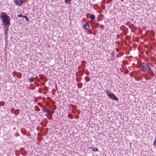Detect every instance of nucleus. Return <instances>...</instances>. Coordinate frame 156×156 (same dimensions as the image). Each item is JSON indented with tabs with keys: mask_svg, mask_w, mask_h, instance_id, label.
Instances as JSON below:
<instances>
[{
	"mask_svg": "<svg viewBox=\"0 0 156 156\" xmlns=\"http://www.w3.org/2000/svg\"><path fill=\"white\" fill-rule=\"evenodd\" d=\"M23 17L25 18V19L27 20V21H29V19L26 16H23Z\"/></svg>",
	"mask_w": 156,
	"mask_h": 156,
	"instance_id": "ddd939ff",
	"label": "nucleus"
},
{
	"mask_svg": "<svg viewBox=\"0 0 156 156\" xmlns=\"http://www.w3.org/2000/svg\"><path fill=\"white\" fill-rule=\"evenodd\" d=\"M45 112H47L48 114L51 115H52L54 113V112L51 111L48 109H46L45 110Z\"/></svg>",
	"mask_w": 156,
	"mask_h": 156,
	"instance_id": "39448f33",
	"label": "nucleus"
},
{
	"mask_svg": "<svg viewBox=\"0 0 156 156\" xmlns=\"http://www.w3.org/2000/svg\"><path fill=\"white\" fill-rule=\"evenodd\" d=\"M141 69L144 72H146L147 71V69L145 66L144 65H142L140 67Z\"/></svg>",
	"mask_w": 156,
	"mask_h": 156,
	"instance_id": "20e7f679",
	"label": "nucleus"
},
{
	"mask_svg": "<svg viewBox=\"0 0 156 156\" xmlns=\"http://www.w3.org/2000/svg\"><path fill=\"white\" fill-rule=\"evenodd\" d=\"M90 148L91 149H92V150H93L94 151H98V149L96 147H90Z\"/></svg>",
	"mask_w": 156,
	"mask_h": 156,
	"instance_id": "0eeeda50",
	"label": "nucleus"
},
{
	"mask_svg": "<svg viewBox=\"0 0 156 156\" xmlns=\"http://www.w3.org/2000/svg\"><path fill=\"white\" fill-rule=\"evenodd\" d=\"M23 16L22 14H18L17 16L18 17H23Z\"/></svg>",
	"mask_w": 156,
	"mask_h": 156,
	"instance_id": "4468645a",
	"label": "nucleus"
},
{
	"mask_svg": "<svg viewBox=\"0 0 156 156\" xmlns=\"http://www.w3.org/2000/svg\"><path fill=\"white\" fill-rule=\"evenodd\" d=\"M28 80L30 83L32 82L34 80V78L33 77H31L28 79Z\"/></svg>",
	"mask_w": 156,
	"mask_h": 156,
	"instance_id": "9d476101",
	"label": "nucleus"
},
{
	"mask_svg": "<svg viewBox=\"0 0 156 156\" xmlns=\"http://www.w3.org/2000/svg\"><path fill=\"white\" fill-rule=\"evenodd\" d=\"M71 1V0H65V2L66 3L69 4L70 3V2Z\"/></svg>",
	"mask_w": 156,
	"mask_h": 156,
	"instance_id": "9b49d317",
	"label": "nucleus"
},
{
	"mask_svg": "<svg viewBox=\"0 0 156 156\" xmlns=\"http://www.w3.org/2000/svg\"><path fill=\"white\" fill-rule=\"evenodd\" d=\"M145 66L147 68V69L149 70H150L151 69V66L148 64H146L145 65Z\"/></svg>",
	"mask_w": 156,
	"mask_h": 156,
	"instance_id": "6e6552de",
	"label": "nucleus"
},
{
	"mask_svg": "<svg viewBox=\"0 0 156 156\" xmlns=\"http://www.w3.org/2000/svg\"><path fill=\"white\" fill-rule=\"evenodd\" d=\"M0 18L2 19V22L4 24L5 26L6 27L8 25H10V18L4 12H2L0 15Z\"/></svg>",
	"mask_w": 156,
	"mask_h": 156,
	"instance_id": "f257e3e1",
	"label": "nucleus"
},
{
	"mask_svg": "<svg viewBox=\"0 0 156 156\" xmlns=\"http://www.w3.org/2000/svg\"><path fill=\"white\" fill-rule=\"evenodd\" d=\"M84 26L85 28L87 29H89L90 27V25H89V24L88 23H86L84 25Z\"/></svg>",
	"mask_w": 156,
	"mask_h": 156,
	"instance_id": "423d86ee",
	"label": "nucleus"
},
{
	"mask_svg": "<svg viewBox=\"0 0 156 156\" xmlns=\"http://www.w3.org/2000/svg\"><path fill=\"white\" fill-rule=\"evenodd\" d=\"M107 95L112 100H114L116 101H117L118 100V98H117L114 94L108 93L107 94Z\"/></svg>",
	"mask_w": 156,
	"mask_h": 156,
	"instance_id": "f03ea898",
	"label": "nucleus"
},
{
	"mask_svg": "<svg viewBox=\"0 0 156 156\" xmlns=\"http://www.w3.org/2000/svg\"><path fill=\"white\" fill-rule=\"evenodd\" d=\"M90 18L91 20H93L95 19V16L94 15L92 14L91 15Z\"/></svg>",
	"mask_w": 156,
	"mask_h": 156,
	"instance_id": "1a4fd4ad",
	"label": "nucleus"
},
{
	"mask_svg": "<svg viewBox=\"0 0 156 156\" xmlns=\"http://www.w3.org/2000/svg\"><path fill=\"white\" fill-rule=\"evenodd\" d=\"M154 145L155 147H156V137L155 138L154 140Z\"/></svg>",
	"mask_w": 156,
	"mask_h": 156,
	"instance_id": "f8f14e48",
	"label": "nucleus"
},
{
	"mask_svg": "<svg viewBox=\"0 0 156 156\" xmlns=\"http://www.w3.org/2000/svg\"><path fill=\"white\" fill-rule=\"evenodd\" d=\"M15 3L17 5L20 6L23 4V2L21 0H15Z\"/></svg>",
	"mask_w": 156,
	"mask_h": 156,
	"instance_id": "7ed1b4c3",
	"label": "nucleus"
}]
</instances>
